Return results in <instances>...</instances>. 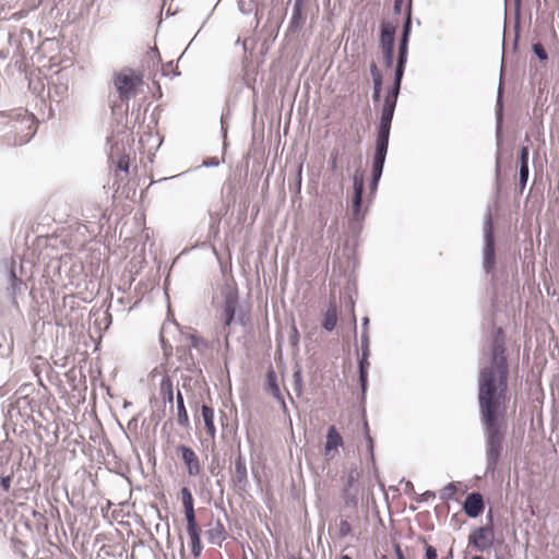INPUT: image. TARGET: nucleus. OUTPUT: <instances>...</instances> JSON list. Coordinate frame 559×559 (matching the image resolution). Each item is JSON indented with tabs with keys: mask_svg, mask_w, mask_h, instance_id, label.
Returning <instances> with one entry per match:
<instances>
[{
	"mask_svg": "<svg viewBox=\"0 0 559 559\" xmlns=\"http://www.w3.org/2000/svg\"><path fill=\"white\" fill-rule=\"evenodd\" d=\"M337 308L335 305L330 304L324 313L322 328L328 332H332L337 324Z\"/></svg>",
	"mask_w": 559,
	"mask_h": 559,
	"instance_id": "nucleus-23",
	"label": "nucleus"
},
{
	"mask_svg": "<svg viewBox=\"0 0 559 559\" xmlns=\"http://www.w3.org/2000/svg\"><path fill=\"white\" fill-rule=\"evenodd\" d=\"M335 164H336V158H333V160H332V167L333 168L335 167Z\"/></svg>",
	"mask_w": 559,
	"mask_h": 559,
	"instance_id": "nucleus-58",
	"label": "nucleus"
},
{
	"mask_svg": "<svg viewBox=\"0 0 559 559\" xmlns=\"http://www.w3.org/2000/svg\"><path fill=\"white\" fill-rule=\"evenodd\" d=\"M533 52L540 61H546L548 59V53L544 46L540 43H535L532 47Z\"/></svg>",
	"mask_w": 559,
	"mask_h": 559,
	"instance_id": "nucleus-34",
	"label": "nucleus"
},
{
	"mask_svg": "<svg viewBox=\"0 0 559 559\" xmlns=\"http://www.w3.org/2000/svg\"><path fill=\"white\" fill-rule=\"evenodd\" d=\"M9 282H10V289H11L13 297H15L17 294H21L23 290H25L27 288L24 281L16 276V272L14 270V261L11 262Z\"/></svg>",
	"mask_w": 559,
	"mask_h": 559,
	"instance_id": "nucleus-25",
	"label": "nucleus"
},
{
	"mask_svg": "<svg viewBox=\"0 0 559 559\" xmlns=\"http://www.w3.org/2000/svg\"><path fill=\"white\" fill-rule=\"evenodd\" d=\"M425 557H426V559H437V557H438L437 549L431 545H426Z\"/></svg>",
	"mask_w": 559,
	"mask_h": 559,
	"instance_id": "nucleus-41",
	"label": "nucleus"
},
{
	"mask_svg": "<svg viewBox=\"0 0 559 559\" xmlns=\"http://www.w3.org/2000/svg\"><path fill=\"white\" fill-rule=\"evenodd\" d=\"M435 497H436V493L433 491L427 490L419 496L418 501L425 502V501H428L429 499H433Z\"/></svg>",
	"mask_w": 559,
	"mask_h": 559,
	"instance_id": "nucleus-47",
	"label": "nucleus"
},
{
	"mask_svg": "<svg viewBox=\"0 0 559 559\" xmlns=\"http://www.w3.org/2000/svg\"><path fill=\"white\" fill-rule=\"evenodd\" d=\"M405 487H406V488H405V491H406V492L414 491V485H413V483H412V481L406 480V481H405Z\"/></svg>",
	"mask_w": 559,
	"mask_h": 559,
	"instance_id": "nucleus-51",
	"label": "nucleus"
},
{
	"mask_svg": "<svg viewBox=\"0 0 559 559\" xmlns=\"http://www.w3.org/2000/svg\"><path fill=\"white\" fill-rule=\"evenodd\" d=\"M223 297H224V300H223L219 318L224 323V328H227L235 320L236 309L238 307L239 299H238V294L230 289L224 290Z\"/></svg>",
	"mask_w": 559,
	"mask_h": 559,
	"instance_id": "nucleus-7",
	"label": "nucleus"
},
{
	"mask_svg": "<svg viewBox=\"0 0 559 559\" xmlns=\"http://www.w3.org/2000/svg\"><path fill=\"white\" fill-rule=\"evenodd\" d=\"M372 82H373L372 98H373V100H378L380 98V94H381L382 79L381 80L376 79Z\"/></svg>",
	"mask_w": 559,
	"mask_h": 559,
	"instance_id": "nucleus-39",
	"label": "nucleus"
},
{
	"mask_svg": "<svg viewBox=\"0 0 559 559\" xmlns=\"http://www.w3.org/2000/svg\"><path fill=\"white\" fill-rule=\"evenodd\" d=\"M178 452H180V454H181V460L183 461V463L187 467L188 475L189 476L199 475L200 471H201V466H200L199 457L195 454V452L191 448H189L185 444H181L178 447Z\"/></svg>",
	"mask_w": 559,
	"mask_h": 559,
	"instance_id": "nucleus-9",
	"label": "nucleus"
},
{
	"mask_svg": "<svg viewBox=\"0 0 559 559\" xmlns=\"http://www.w3.org/2000/svg\"><path fill=\"white\" fill-rule=\"evenodd\" d=\"M265 388L266 391L281 404L283 413L288 414L287 405L277 383V374L273 368H270L266 371Z\"/></svg>",
	"mask_w": 559,
	"mask_h": 559,
	"instance_id": "nucleus-8",
	"label": "nucleus"
},
{
	"mask_svg": "<svg viewBox=\"0 0 559 559\" xmlns=\"http://www.w3.org/2000/svg\"><path fill=\"white\" fill-rule=\"evenodd\" d=\"M401 84L400 82H394L393 81V84H392V87H391V91L390 93L384 97V102H391L392 104H395L397 103V97H399V94H400V91H401Z\"/></svg>",
	"mask_w": 559,
	"mask_h": 559,
	"instance_id": "nucleus-32",
	"label": "nucleus"
},
{
	"mask_svg": "<svg viewBox=\"0 0 559 559\" xmlns=\"http://www.w3.org/2000/svg\"><path fill=\"white\" fill-rule=\"evenodd\" d=\"M352 532V525L346 520H341L340 522V535L345 537L349 535Z\"/></svg>",
	"mask_w": 559,
	"mask_h": 559,
	"instance_id": "nucleus-38",
	"label": "nucleus"
},
{
	"mask_svg": "<svg viewBox=\"0 0 559 559\" xmlns=\"http://www.w3.org/2000/svg\"><path fill=\"white\" fill-rule=\"evenodd\" d=\"M367 438H368L370 451H372V447H373L372 439L369 436H367Z\"/></svg>",
	"mask_w": 559,
	"mask_h": 559,
	"instance_id": "nucleus-55",
	"label": "nucleus"
},
{
	"mask_svg": "<svg viewBox=\"0 0 559 559\" xmlns=\"http://www.w3.org/2000/svg\"><path fill=\"white\" fill-rule=\"evenodd\" d=\"M484 498L479 492H471L465 498L463 510L468 518L475 519L484 511Z\"/></svg>",
	"mask_w": 559,
	"mask_h": 559,
	"instance_id": "nucleus-10",
	"label": "nucleus"
},
{
	"mask_svg": "<svg viewBox=\"0 0 559 559\" xmlns=\"http://www.w3.org/2000/svg\"><path fill=\"white\" fill-rule=\"evenodd\" d=\"M530 150L527 146H522L520 150V169H519V185L521 191L526 187L530 176Z\"/></svg>",
	"mask_w": 559,
	"mask_h": 559,
	"instance_id": "nucleus-17",
	"label": "nucleus"
},
{
	"mask_svg": "<svg viewBox=\"0 0 559 559\" xmlns=\"http://www.w3.org/2000/svg\"><path fill=\"white\" fill-rule=\"evenodd\" d=\"M370 73H371V76H372V81H374L376 79H379L381 80L382 79V75L380 74L378 68H377V64L374 62L371 63L370 66Z\"/></svg>",
	"mask_w": 559,
	"mask_h": 559,
	"instance_id": "nucleus-46",
	"label": "nucleus"
},
{
	"mask_svg": "<svg viewBox=\"0 0 559 559\" xmlns=\"http://www.w3.org/2000/svg\"><path fill=\"white\" fill-rule=\"evenodd\" d=\"M221 124H222L223 136H224V138H226L227 131H226V129L224 128V122H223V120H221Z\"/></svg>",
	"mask_w": 559,
	"mask_h": 559,
	"instance_id": "nucleus-54",
	"label": "nucleus"
},
{
	"mask_svg": "<svg viewBox=\"0 0 559 559\" xmlns=\"http://www.w3.org/2000/svg\"><path fill=\"white\" fill-rule=\"evenodd\" d=\"M408 43H409V40L400 39L396 61L407 62Z\"/></svg>",
	"mask_w": 559,
	"mask_h": 559,
	"instance_id": "nucleus-31",
	"label": "nucleus"
},
{
	"mask_svg": "<svg viewBox=\"0 0 559 559\" xmlns=\"http://www.w3.org/2000/svg\"><path fill=\"white\" fill-rule=\"evenodd\" d=\"M472 559H484L481 556H474Z\"/></svg>",
	"mask_w": 559,
	"mask_h": 559,
	"instance_id": "nucleus-59",
	"label": "nucleus"
},
{
	"mask_svg": "<svg viewBox=\"0 0 559 559\" xmlns=\"http://www.w3.org/2000/svg\"><path fill=\"white\" fill-rule=\"evenodd\" d=\"M403 0H394L393 10L395 14H400L402 10Z\"/></svg>",
	"mask_w": 559,
	"mask_h": 559,
	"instance_id": "nucleus-49",
	"label": "nucleus"
},
{
	"mask_svg": "<svg viewBox=\"0 0 559 559\" xmlns=\"http://www.w3.org/2000/svg\"><path fill=\"white\" fill-rule=\"evenodd\" d=\"M27 404H28L27 397H25V396L19 397L15 401V406L13 404H11V409L9 412L13 411L15 407L17 408V411H20L23 405H27Z\"/></svg>",
	"mask_w": 559,
	"mask_h": 559,
	"instance_id": "nucleus-44",
	"label": "nucleus"
},
{
	"mask_svg": "<svg viewBox=\"0 0 559 559\" xmlns=\"http://www.w3.org/2000/svg\"><path fill=\"white\" fill-rule=\"evenodd\" d=\"M368 324H369V318L368 317H364L362 318V330L364 329L368 330Z\"/></svg>",
	"mask_w": 559,
	"mask_h": 559,
	"instance_id": "nucleus-53",
	"label": "nucleus"
},
{
	"mask_svg": "<svg viewBox=\"0 0 559 559\" xmlns=\"http://www.w3.org/2000/svg\"><path fill=\"white\" fill-rule=\"evenodd\" d=\"M396 28L391 22H382L380 25L381 48L394 47Z\"/></svg>",
	"mask_w": 559,
	"mask_h": 559,
	"instance_id": "nucleus-18",
	"label": "nucleus"
},
{
	"mask_svg": "<svg viewBox=\"0 0 559 559\" xmlns=\"http://www.w3.org/2000/svg\"><path fill=\"white\" fill-rule=\"evenodd\" d=\"M114 86L121 102H129L136 94V87L142 84V78L132 69H122L114 74Z\"/></svg>",
	"mask_w": 559,
	"mask_h": 559,
	"instance_id": "nucleus-4",
	"label": "nucleus"
},
{
	"mask_svg": "<svg viewBox=\"0 0 559 559\" xmlns=\"http://www.w3.org/2000/svg\"><path fill=\"white\" fill-rule=\"evenodd\" d=\"M500 165H499V157H497V171H499Z\"/></svg>",
	"mask_w": 559,
	"mask_h": 559,
	"instance_id": "nucleus-57",
	"label": "nucleus"
},
{
	"mask_svg": "<svg viewBox=\"0 0 559 559\" xmlns=\"http://www.w3.org/2000/svg\"><path fill=\"white\" fill-rule=\"evenodd\" d=\"M340 559H352L348 555H343Z\"/></svg>",
	"mask_w": 559,
	"mask_h": 559,
	"instance_id": "nucleus-56",
	"label": "nucleus"
},
{
	"mask_svg": "<svg viewBox=\"0 0 559 559\" xmlns=\"http://www.w3.org/2000/svg\"><path fill=\"white\" fill-rule=\"evenodd\" d=\"M219 165V160L217 157H211L207 159H204L202 163V166L204 167H216Z\"/></svg>",
	"mask_w": 559,
	"mask_h": 559,
	"instance_id": "nucleus-45",
	"label": "nucleus"
},
{
	"mask_svg": "<svg viewBox=\"0 0 559 559\" xmlns=\"http://www.w3.org/2000/svg\"><path fill=\"white\" fill-rule=\"evenodd\" d=\"M238 9L242 14H250L252 12L255 13V17H258V9L255 0H238ZM259 24V19H257V25Z\"/></svg>",
	"mask_w": 559,
	"mask_h": 559,
	"instance_id": "nucleus-27",
	"label": "nucleus"
},
{
	"mask_svg": "<svg viewBox=\"0 0 559 559\" xmlns=\"http://www.w3.org/2000/svg\"><path fill=\"white\" fill-rule=\"evenodd\" d=\"M305 0H295L293 5V12L289 23V31L296 32L299 28H301L304 24V15H302V9H304Z\"/></svg>",
	"mask_w": 559,
	"mask_h": 559,
	"instance_id": "nucleus-19",
	"label": "nucleus"
},
{
	"mask_svg": "<svg viewBox=\"0 0 559 559\" xmlns=\"http://www.w3.org/2000/svg\"><path fill=\"white\" fill-rule=\"evenodd\" d=\"M455 492H456V485H455V483H449L440 491V499L442 501L452 500L454 495H455Z\"/></svg>",
	"mask_w": 559,
	"mask_h": 559,
	"instance_id": "nucleus-30",
	"label": "nucleus"
},
{
	"mask_svg": "<svg viewBox=\"0 0 559 559\" xmlns=\"http://www.w3.org/2000/svg\"><path fill=\"white\" fill-rule=\"evenodd\" d=\"M181 501L185 510L187 521V531L191 540V552L197 558L201 555V530L197 523L193 497L188 487H182L180 490Z\"/></svg>",
	"mask_w": 559,
	"mask_h": 559,
	"instance_id": "nucleus-2",
	"label": "nucleus"
},
{
	"mask_svg": "<svg viewBox=\"0 0 559 559\" xmlns=\"http://www.w3.org/2000/svg\"><path fill=\"white\" fill-rule=\"evenodd\" d=\"M487 516L491 521V512H489Z\"/></svg>",
	"mask_w": 559,
	"mask_h": 559,
	"instance_id": "nucleus-60",
	"label": "nucleus"
},
{
	"mask_svg": "<svg viewBox=\"0 0 559 559\" xmlns=\"http://www.w3.org/2000/svg\"><path fill=\"white\" fill-rule=\"evenodd\" d=\"M502 122H503V100H502V88L501 83L498 87V95L496 102V139L498 150L502 143Z\"/></svg>",
	"mask_w": 559,
	"mask_h": 559,
	"instance_id": "nucleus-16",
	"label": "nucleus"
},
{
	"mask_svg": "<svg viewBox=\"0 0 559 559\" xmlns=\"http://www.w3.org/2000/svg\"><path fill=\"white\" fill-rule=\"evenodd\" d=\"M493 528L491 525H485L476 528L468 536V544L473 545L477 551H485L493 545Z\"/></svg>",
	"mask_w": 559,
	"mask_h": 559,
	"instance_id": "nucleus-6",
	"label": "nucleus"
},
{
	"mask_svg": "<svg viewBox=\"0 0 559 559\" xmlns=\"http://www.w3.org/2000/svg\"><path fill=\"white\" fill-rule=\"evenodd\" d=\"M176 403H177V407L178 406H183L185 405V401H183V396L181 394L180 391H177V394H176Z\"/></svg>",
	"mask_w": 559,
	"mask_h": 559,
	"instance_id": "nucleus-50",
	"label": "nucleus"
},
{
	"mask_svg": "<svg viewBox=\"0 0 559 559\" xmlns=\"http://www.w3.org/2000/svg\"><path fill=\"white\" fill-rule=\"evenodd\" d=\"M188 340H189L188 346L190 349H195L201 353L202 349L207 346L206 342L201 336H199L197 334H190Z\"/></svg>",
	"mask_w": 559,
	"mask_h": 559,
	"instance_id": "nucleus-29",
	"label": "nucleus"
},
{
	"mask_svg": "<svg viewBox=\"0 0 559 559\" xmlns=\"http://www.w3.org/2000/svg\"><path fill=\"white\" fill-rule=\"evenodd\" d=\"M177 414H178V418H177L178 425L183 428L188 427L189 426V416H188L186 406L185 405L178 406Z\"/></svg>",
	"mask_w": 559,
	"mask_h": 559,
	"instance_id": "nucleus-33",
	"label": "nucleus"
},
{
	"mask_svg": "<svg viewBox=\"0 0 559 559\" xmlns=\"http://www.w3.org/2000/svg\"><path fill=\"white\" fill-rule=\"evenodd\" d=\"M129 166H130L129 157L127 155H122L117 163L118 170L128 174Z\"/></svg>",
	"mask_w": 559,
	"mask_h": 559,
	"instance_id": "nucleus-37",
	"label": "nucleus"
},
{
	"mask_svg": "<svg viewBox=\"0 0 559 559\" xmlns=\"http://www.w3.org/2000/svg\"><path fill=\"white\" fill-rule=\"evenodd\" d=\"M406 63L407 62L396 61L395 70H394V80H393L394 82L402 83V80H403V76H404V72H405Z\"/></svg>",
	"mask_w": 559,
	"mask_h": 559,
	"instance_id": "nucleus-35",
	"label": "nucleus"
},
{
	"mask_svg": "<svg viewBox=\"0 0 559 559\" xmlns=\"http://www.w3.org/2000/svg\"><path fill=\"white\" fill-rule=\"evenodd\" d=\"M344 501L348 507H356L358 502L357 497L355 495H350L347 491L344 492Z\"/></svg>",
	"mask_w": 559,
	"mask_h": 559,
	"instance_id": "nucleus-40",
	"label": "nucleus"
},
{
	"mask_svg": "<svg viewBox=\"0 0 559 559\" xmlns=\"http://www.w3.org/2000/svg\"><path fill=\"white\" fill-rule=\"evenodd\" d=\"M201 416L205 425L206 433L213 440L216 435V428L214 425V409L211 406L203 404L201 406Z\"/></svg>",
	"mask_w": 559,
	"mask_h": 559,
	"instance_id": "nucleus-20",
	"label": "nucleus"
},
{
	"mask_svg": "<svg viewBox=\"0 0 559 559\" xmlns=\"http://www.w3.org/2000/svg\"><path fill=\"white\" fill-rule=\"evenodd\" d=\"M233 481L240 488H245L248 485L246 460L240 452L235 457Z\"/></svg>",
	"mask_w": 559,
	"mask_h": 559,
	"instance_id": "nucleus-13",
	"label": "nucleus"
},
{
	"mask_svg": "<svg viewBox=\"0 0 559 559\" xmlns=\"http://www.w3.org/2000/svg\"><path fill=\"white\" fill-rule=\"evenodd\" d=\"M369 345L361 346V354L358 359V369H359V383L361 386L362 395H365L367 390L368 382V368H369Z\"/></svg>",
	"mask_w": 559,
	"mask_h": 559,
	"instance_id": "nucleus-14",
	"label": "nucleus"
},
{
	"mask_svg": "<svg viewBox=\"0 0 559 559\" xmlns=\"http://www.w3.org/2000/svg\"><path fill=\"white\" fill-rule=\"evenodd\" d=\"M12 475L2 476L0 479V486L4 491H9L11 487Z\"/></svg>",
	"mask_w": 559,
	"mask_h": 559,
	"instance_id": "nucleus-42",
	"label": "nucleus"
},
{
	"mask_svg": "<svg viewBox=\"0 0 559 559\" xmlns=\"http://www.w3.org/2000/svg\"><path fill=\"white\" fill-rule=\"evenodd\" d=\"M293 389L298 397L302 395L304 380L302 371L300 368H297L293 373Z\"/></svg>",
	"mask_w": 559,
	"mask_h": 559,
	"instance_id": "nucleus-28",
	"label": "nucleus"
},
{
	"mask_svg": "<svg viewBox=\"0 0 559 559\" xmlns=\"http://www.w3.org/2000/svg\"><path fill=\"white\" fill-rule=\"evenodd\" d=\"M118 302H119V304H122V302H123L122 298H119V299H118Z\"/></svg>",
	"mask_w": 559,
	"mask_h": 559,
	"instance_id": "nucleus-61",
	"label": "nucleus"
},
{
	"mask_svg": "<svg viewBox=\"0 0 559 559\" xmlns=\"http://www.w3.org/2000/svg\"><path fill=\"white\" fill-rule=\"evenodd\" d=\"M21 124L26 127L27 132L24 135H22L21 139L19 140L17 144H20V145L27 143L35 134V132H36L35 117L31 114H25L21 121Z\"/></svg>",
	"mask_w": 559,
	"mask_h": 559,
	"instance_id": "nucleus-21",
	"label": "nucleus"
},
{
	"mask_svg": "<svg viewBox=\"0 0 559 559\" xmlns=\"http://www.w3.org/2000/svg\"><path fill=\"white\" fill-rule=\"evenodd\" d=\"M395 554H396V559H405L400 546H396Z\"/></svg>",
	"mask_w": 559,
	"mask_h": 559,
	"instance_id": "nucleus-52",
	"label": "nucleus"
},
{
	"mask_svg": "<svg viewBox=\"0 0 559 559\" xmlns=\"http://www.w3.org/2000/svg\"><path fill=\"white\" fill-rule=\"evenodd\" d=\"M205 535L209 543L216 546H222V543L227 538L225 526L219 520L210 523V528L205 532Z\"/></svg>",
	"mask_w": 559,
	"mask_h": 559,
	"instance_id": "nucleus-15",
	"label": "nucleus"
},
{
	"mask_svg": "<svg viewBox=\"0 0 559 559\" xmlns=\"http://www.w3.org/2000/svg\"><path fill=\"white\" fill-rule=\"evenodd\" d=\"M381 49H382L385 67L391 68L393 64V58H394V47L381 48Z\"/></svg>",
	"mask_w": 559,
	"mask_h": 559,
	"instance_id": "nucleus-36",
	"label": "nucleus"
},
{
	"mask_svg": "<svg viewBox=\"0 0 559 559\" xmlns=\"http://www.w3.org/2000/svg\"><path fill=\"white\" fill-rule=\"evenodd\" d=\"M361 346L364 345H369V335H368V330L367 329H364L361 331Z\"/></svg>",
	"mask_w": 559,
	"mask_h": 559,
	"instance_id": "nucleus-48",
	"label": "nucleus"
},
{
	"mask_svg": "<svg viewBox=\"0 0 559 559\" xmlns=\"http://www.w3.org/2000/svg\"><path fill=\"white\" fill-rule=\"evenodd\" d=\"M484 247H483V269L487 275L492 274L496 267V241L493 233V223L490 211H487L483 225Z\"/></svg>",
	"mask_w": 559,
	"mask_h": 559,
	"instance_id": "nucleus-3",
	"label": "nucleus"
},
{
	"mask_svg": "<svg viewBox=\"0 0 559 559\" xmlns=\"http://www.w3.org/2000/svg\"><path fill=\"white\" fill-rule=\"evenodd\" d=\"M504 345L498 336L491 348L490 365L478 377V408L485 437L486 473H493L503 451L506 438V395L508 362Z\"/></svg>",
	"mask_w": 559,
	"mask_h": 559,
	"instance_id": "nucleus-1",
	"label": "nucleus"
},
{
	"mask_svg": "<svg viewBox=\"0 0 559 559\" xmlns=\"http://www.w3.org/2000/svg\"><path fill=\"white\" fill-rule=\"evenodd\" d=\"M412 1L413 0H408L407 7L405 10V19L403 22L402 34H401L400 39L409 40V37H411V33H412Z\"/></svg>",
	"mask_w": 559,
	"mask_h": 559,
	"instance_id": "nucleus-26",
	"label": "nucleus"
},
{
	"mask_svg": "<svg viewBox=\"0 0 559 559\" xmlns=\"http://www.w3.org/2000/svg\"><path fill=\"white\" fill-rule=\"evenodd\" d=\"M159 394L165 404L173 405L174 403V386L173 381L168 376L163 377L159 383Z\"/></svg>",
	"mask_w": 559,
	"mask_h": 559,
	"instance_id": "nucleus-22",
	"label": "nucleus"
},
{
	"mask_svg": "<svg viewBox=\"0 0 559 559\" xmlns=\"http://www.w3.org/2000/svg\"><path fill=\"white\" fill-rule=\"evenodd\" d=\"M386 153L388 152L374 150L373 159H372V169H371V181H370V191L371 192H374L378 188L379 181H380L382 173H383Z\"/></svg>",
	"mask_w": 559,
	"mask_h": 559,
	"instance_id": "nucleus-11",
	"label": "nucleus"
},
{
	"mask_svg": "<svg viewBox=\"0 0 559 559\" xmlns=\"http://www.w3.org/2000/svg\"><path fill=\"white\" fill-rule=\"evenodd\" d=\"M396 105L389 102H383L380 122L377 129V138L374 150L388 152L391 123L394 116Z\"/></svg>",
	"mask_w": 559,
	"mask_h": 559,
	"instance_id": "nucleus-5",
	"label": "nucleus"
},
{
	"mask_svg": "<svg viewBox=\"0 0 559 559\" xmlns=\"http://www.w3.org/2000/svg\"><path fill=\"white\" fill-rule=\"evenodd\" d=\"M289 342L293 346H297L299 342V332L295 325L292 326V333L289 336Z\"/></svg>",
	"mask_w": 559,
	"mask_h": 559,
	"instance_id": "nucleus-43",
	"label": "nucleus"
},
{
	"mask_svg": "<svg viewBox=\"0 0 559 559\" xmlns=\"http://www.w3.org/2000/svg\"><path fill=\"white\" fill-rule=\"evenodd\" d=\"M364 177L359 171L357 170L353 177V189H354V197H353V215L355 217L359 216L361 203H362V194H364Z\"/></svg>",
	"mask_w": 559,
	"mask_h": 559,
	"instance_id": "nucleus-12",
	"label": "nucleus"
},
{
	"mask_svg": "<svg viewBox=\"0 0 559 559\" xmlns=\"http://www.w3.org/2000/svg\"><path fill=\"white\" fill-rule=\"evenodd\" d=\"M343 444V439L341 435L337 432L335 426H330L326 433V442H325V453H329L332 450H336L338 447Z\"/></svg>",
	"mask_w": 559,
	"mask_h": 559,
	"instance_id": "nucleus-24",
	"label": "nucleus"
}]
</instances>
